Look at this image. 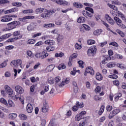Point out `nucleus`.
Wrapping results in <instances>:
<instances>
[{"instance_id": "nucleus-1", "label": "nucleus", "mask_w": 126, "mask_h": 126, "mask_svg": "<svg viewBox=\"0 0 126 126\" xmlns=\"http://www.w3.org/2000/svg\"><path fill=\"white\" fill-rule=\"evenodd\" d=\"M11 66L17 68L18 66H20L21 68H23V65H22V60L21 59L15 60L10 63Z\"/></svg>"}, {"instance_id": "nucleus-2", "label": "nucleus", "mask_w": 126, "mask_h": 126, "mask_svg": "<svg viewBox=\"0 0 126 126\" xmlns=\"http://www.w3.org/2000/svg\"><path fill=\"white\" fill-rule=\"evenodd\" d=\"M97 52V47L96 46L91 47L87 51L88 56L89 57H94Z\"/></svg>"}, {"instance_id": "nucleus-3", "label": "nucleus", "mask_w": 126, "mask_h": 126, "mask_svg": "<svg viewBox=\"0 0 126 126\" xmlns=\"http://www.w3.org/2000/svg\"><path fill=\"white\" fill-rule=\"evenodd\" d=\"M42 12H43V13L41 14V17L45 19L50 18L51 16L50 11L48 10L47 9H43Z\"/></svg>"}, {"instance_id": "nucleus-4", "label": "nucleus", "mask_w": 126, "mask_h": 126, "mask_svg": "<svg viewBox=\"0 0 126 126\" xmlns=\"http://www.w3.org/2000/svg\"><path fill=\"white\" fill-rule=\"evenodd\" d=\"M20 33V31H17L14 32L12 33V36H13V37H14V38H16V41H17V40H20V39L22 38V34H21Z\"/></svg>"}, {"instance_id": "nucleus-5", "label": "nucleus", "mask_w": 126, "mask_h": 126, "mask_svg": "<svg viewBox=\"0 0 126 126\" xmlns=\"http://www.w3.org/2000/svg\"><path fill=\"white\" fill-rule=\"evenodd\" d=\"M120 112H121V109H114L112 112L110 113L108 116L109 119H113V118H114L115 116H116V115H118Z\"/></svg>"}, {"instance_id": "nucleus-6", "label": "nucleus", "mask_w": 126, "mask_h": 126, "mask_svg": "<svg viewBox=\"0 0 126 126\" xmlns=\"http://www.w3.org/2000/svg\"><path fill=\"white\" fill-rule=\"evenodd\" d=\"M12 20V18H10L8 15H4L1 17V22H8L9 21H11Z\"/></svg>"}, {"instance_id": "nucleus-7", "label": "nucleus", "mask_w": 126, "mask_h": 126, "mask_svg": "<svg viewBox=\"0 0 126 126\" xmlns=\"http://www.w3.org/2000/svg\"><path fill=\"white\" fill-rule=\"evenodd\" d=\"M105 18L107 20V21L108 22V23L111 24V25H114L115 24V21L112 18L111 16H110L108 14H106L105 15Z\"/></svg>"}, {"instance_id": "nucleus-8", "label": "nucleus", "mask_w": 126, "mask_h": 126, "mask_svg": "<svg viewBox=\"0 0 126 126\" xmlns=\"http://www.w3.org/2000/svg\"><path fill=\"white\" fill-rule=\"evenodd\" d=\"M21 24V23L19 21H14L11 23H9L7 25H10L11 27H14V29L16 28V26H19Z\"/></svg>"}, {"instance_id": "nucleus-9", "label": "nucleus", "mask_w": 126, "mask_h": 126, "mask_svg": "<svg viewBox=\"0 0 126 126\" xmlns=\"http://www.w3.org/2000/svg\"><path fill=\"white\" fill-rule=\"evenodd\" d=\"M35 16H26L23 18H19V21H22V22H26V19H34Z\"/></svg>"}, {"instance_id": "nucleus-10", "label": "nucleus", "mask_w": 126, "mask_h": 126, "mask_svg": "<svg viewBox=\"0 0 126 126\" xmlns=\"http://www.w3.org/2000/svg\"><path fill=\"white\" fill-rule=\"evenodd\" d=\"M4 87L6 93H7V94L10 96H11L12 94H13V91L12 90V89L10 88L8 85H5Z\"/></svg>"}, {"instance_id": "nucleus-11", "label": "nucleus", "mask_w": 126, "mask_h": 126, "mask_svg": "<svg viewBox=\"0 0 126 126\" xmlns=\"http://www.w3.org/2000/svg\"><path fill=\"white\" fill-rule=\"evenodd\" d=\"M82 14L85 16V17H89L90 18H92V17H93V13H90L87 11L84 10L82 12Z\"/></svg>"}, {"instance_id": "nucleus-12", "label": "nucleus", "mask_w": 126, "mask_h": 126, "mask_svg": "<svg viewBox=\"0 0 126 126\" xmlns=\"http://www.w3.org/2000/svg\"><path fill=\"white\" fill-rule=\"evenodd\" d=\"M15 89L16 92L19 94H22L24 93V90L20 86H16Z\"/></svg>"}, {"instance_id": "nucleus-13", "label": "nucleus", "mask_w": 126, "mask_h": 126, "mask_svg": "<svg viewBox=\"0 0 126 126\" xmlns=\"http://www.w3.org/2000/svg\"><path fill=\"white\" fill-rule=\"evenodd\" d=\"M86 71H87L91 75H94L95 74V71H94V69L93 67L91 66H88L86 68Z\"/></svg>"}, {"instance_id": "nucleus-14", "label": "nucleus", "mask_w": 126, "mask_h": 126, "mask_svg": "<svg viewBox=\"0 0 126 126\" xmlns=\"http://www.w3.org/2000/svg\"><path fill=\"white\" fill-rule=\"evenodd\" d=\"M27 111L29 114H31L33 112V105L31 103H28L27 105Z\"/></svg>"}, {"instance_id": "nucleus-15", "label": "nucleus", "mask_w": 126, "mask_h": 126, "mask_svg": "<svg viewBox=\"0 0 126 126\" xmlns=\"http://www.w3.org/2000/svg\"><path fill=\"white\" fill-rule=\"evenodd\" d=\"M57 2V4H59L60 5H63L64 6L68 5V2L65 0H58Z\"/></svg>"}, {"instance_id": "nucleus-16", "label": "nucleus", "mask_w": 126, "mask_h": 126, "mask_svg": "<svg viewBox=\"0 0 126 126\" xmlns=\"http://www.w3.org/2000/svg\"><path fill=\"white\" fill-rule=\"evenodd\" d=\"M44 44L45 45H49V46H54V45L56 44V42L53 40L48 39L44 41Z\"/></svg>"}, {"instance_id": "nucleus-17", "label": "nucleus", "mask_w": 126, "mask_h": 126, "mask_svg": "<svg viewBox=\"0 0 126 126\" xmlns=\"http://www.w3.org/2000/svg\"><path fill=\"white\" fill-rule=\"evenodd\" d=\"M48 111H49V105L46 103H44L42 108V112H43V113H47Z\"/></svg>"}, {"instance_id": "nucleus-18", "label": "nucleus", "mask_w": 126, "mask_h": 126, "mask_svg": "<svg viewBox=\"0 0 126 126\" xmlns=\"http://www.w3.org/2000/svg\"><path fill=\"white\" fill-rule=\"evenodd\" d=\"M95 78L98 81H101L103 80V75H102L101 73L97 72L95 75Z\"/></svg>"}, {"instance_id": "nucleus-19", "label": "nucleus", "mask_w": 126, "mask_h": 126, "mask_svg": "<svg viewBox=\"0 0 126 126\" xmlns=\"http://www.w3.org/2000/svg\"><path fill=\"white\" fill-rule=\"evenodd\" d=\"M86 21V19L84 17H79L77 20L78 23H84Z\"/></svg>"}, {"instance_id": "nucleus-20", "label": "nucleus", "mask_w": 126, "mask_h": 126, "mask_svg": "<svg viewBox=\"0 0 126 126\" xmlns=\"http://www.w3.org/2000/svg\"><path fill=\"white\" fill-rule=\"evenodd\" d=\"M72 85L74 89V93H76L78 91V87H77V83L75 81H73Z\"/></svg>"}, {"instance_id": "nucleus-21", "label": "nucleus", "mask_w": 126, "mask_h": 126, "mask_svg": "<svg viewBox=\"0 0 126 126\" xmlns=\"http://www.w3.org/2000/svg\"><path fill=\"white\" fill-rule=\"evenodd\" d=\"M24 14H31L33 13L34 12V10L33 9H27V10H24L22 12Z\"/></svg>"}, {"instance_id": "nucleus-22", "label": "nucleus", "mask_w": 126, "mask_h": 126, "mask_svg": "<svg viewBox=\"0 0 126 126\" xmlns=\"http://www.w3.org/2000/svg\"><path fill=\"white\" fill-rule=\"evenodd\" d=\"M82 119H84V117L82 116L79 114L75 116V121H76V122H79V121L82 120Z\"/></svg>"}, {"instance_id": "nucleus-23", "label": "nucleus", "mask_w": 126, "mask_h": 126, "mask_svg": "<svg viewBox=\"0 0 126 126\" xmlns=\"http://www.w3.org/2000/svg\"><path fill=\"white\" fill-rule=\"evenodd\" d=\"M73 5L74 6H75L77 8H82V7H83V5H82V4L77 2H74Z\"/></svg>"}, {"instance_id": "nucleus-24", "label": "nucleus", "mask_w": 126, "mask_h": 126, "mask_svg": "<svg viewBox=\"0 0 126 126\" xmlns=\"http://www.w3.org/2000/svg\"><path fill=\"white\" fill-rule=\"evenodd\" d=\"M104 111H105V105H102L100 107V108L99 111L98 112V115L99 116H101V115H102V114L104 113Z\"/></svg>"}, {"instance_id": "nucleus-25", "label": "nucleus", "mask_w": 126, "mask_h": 126, "mask_svg": "<svg viewBox=\"0 0 126 126\" xmlns=\"http://www.w3.org/2000/svg\"><path fill=\"white\" fill-rule=\"evenodd\" d=\"M9 117L10 120H15V119H16L17 117V114L16 113L10 114L9 115Z\"/></svg>"}, {"instance_id": "nucleus-26", "label": "nucleus", "mask_w": 126, "mask_h": 126, "mask_svg": "<svg viewBox=\"0 0 126 126\" xmlns=\"http://www.w3.org/2000/svg\"><path fill=\"white\" fill-rule=\"evenodd\" d=\"M58 68L59 70H61V69H64L66 68V66L64 65V63H61V64H59V66H58Z\"/></svg>"}, {"instance_id": "nucleus-27", "label": "nucleus", "mask_w": 126, "mask_h": 126, "mask_svg": "<svg viewBox=\"0 0 126 126\" xmlns=\"http://www.w3.org/2000/svg\"><path fill=\"white\" fill-rule=\"evenodd\" d=\"M107 5L112 9H113V10H115V11H118V7L114 5L111 4L110 3H108Z\"/></svg>"}, {"instance_id": "nucleus-28", "label": "nucleus", "mask_w": 126, "mask_h": 126, "mask_svg": "<svg viewBox=\"0 0 126 126\" xmlns=\"http://www.w3.org/2000/svg\"><path fill=\"white\" fill-rule=\"evenodd\" d=\"M11 36H12V34L10 33H9L2 35V37L3 40H4L5 39H8V38H9V37H11Z\"/></svg>"}, {"instance_id": "nucleus-29", "label": "nucleus", "mask_w": 126, "mask_h": 126, "mask_svg": "<svg viewBox=\"0 0 126 126\" xmlns=\"http://www.w3.org/2000/svg\"><path fill=\"white\" fill-rule=\"evenodd\" d=\"M122 94L121 93H119L117 94H116V95L114 97V100L115 102H118V101H119V99H120V98L122 97Z\"/></svg>"}, {"instance_id": "nucleus-30", "label": "nucleus", "mask_w": 126, "mask_h": 126, "mask_svg": "<svg viewBox=\"0 0 126 126\" xmlns=\"http://www.w3.org/2000/svg\"><path fill=\"white\" fill-rule=\"evenodd\" d=\"M55 24L50 23V24H45L43 25V27L45 28H51V27H54Z\"/></svg>"}, {"instance_id": "nucleus-31", "label": "nucleus", "mask_w": 126, "mask_h": 126, "mask_svg": "<svg viewBox=\"0 0 126 126\" xmlns=\"http://www.w3.org/2000/svg\"><path fill=\"white\" fill-rule=\"evenodd\" d=\"M35 42L36 40H35V39H31L27 41V44H28V45H33V44H35Z\"/></svg>"}, {"instance_id": "nucleus-32", "label": "nucleus", "mask_w": 126, "mask_h": 126, "mask_svg": "<svg viewBox=\"0 0 126 126\" xmlns=\"http://www.w3.org/2000/svg\"><path fill=\"white\" fill-rule=\"evenodd\" d=\"M12 99H13V100H14L15 101H17V100H18V99H19V100L21 99V98L20 97V96H19V94H16V95H14L12 97Z\"/></svg>"}, {"instance_id": "nucleus-33", "label": "nucleus", "mask_w": 126, "mask_h": 126, "mask_svg": "<svg viewBox=\"0 0 126 126\" xmlns=\"http://www.w3.org/2000/svg\"><path fill=\"white\" fill-rule=\"evenodd\" d=\"M105 109L107 112H112L113 110V106L112 105H108L105 107Z\"/></svg>"}, {"instance_id": "nucleus-34", "label": "nucleus", "mask_w": 126, "mask_h": 126, "mask_svg": "<svg viewBox=\"0 0 126 126\" xmlns=\"http://www.w3.org/2000/svg\"><path fill=\"white\" fill-rule=\"evenodd\" d=\"M7 62H8V60H7L4 61L2 63L0 64V68L5 67V66L7 65Z\"/></svg>"}, {"instance_id": "nucleus-35", "label": "nucleus", "mask_w": 126, "mask_h": 126, "mask_svg": "<svg viewBox=\"0 0 126 126\" xmlns=\"http://www.w3.org/2000/svg\"><path fill=\"white\" fill-rule=\"evenodd\" d=\"M19 118L21 119V120H23L24 121L27 120V116L24 114H19Z\"/></svg>"}, {"instance_id": "nucleus-36", "label": "nucleus", "mask_w": 126, "mask_h": 126, "mask_svg": "<svg viewBox=\"0 0 126 126\" xmlns=\"http://www.w3.org/2000/svg\"><path fill=\"white\" fill-rule=\"evenodd\" d=\"M101 33H102L101 29L96 30L94 32V34L95 35V36H98V35H100Z\"/></svg>"}, {"instance_id": "nucleus-37", "label": "nucleus", "mask_w": 126, "mask_h": 126, "mask_svg": "<svg viewBox=\"0 0 126 126\" xmlns=\"http://www.w3.org/2000/svg\"><path fill=\"white\" fill-rule=\"evenodd\" d=\"M114 19L118 25L122 22V20L120 18H118V17H114Z\"/></svg>"}, {"instance_id": "nucleus-38", "label": "nucleus", "mask_w": 126, "mask_h": 126, "mask_svg": "<svg viewBox=\"0 0 126 126\" xmlns=\"http://www.w3.org/2000/svg\"><path fill=\"white\" fill-rule=\"evenodd\" d=\"M12 5H13V6L19 7V6H21V5H22V3H21V2H14L12 3Z\"/></svg>"}, {"instance_id": "nucleus-39", "label": "nucleus", "mask_w": 126, "mask_h": 126, "mask_svg": "<svg viewBox=\"0 0 126 126\" xmlns=\"http://www.w3.org/2000/svg\"><path fill=\"white\" fill-rule=\"evenodd\" d=\"M118 14L120 17L123 19V20H126V17L125 16V15L123 14L121 12L118 11Z\"/></svg>"}, {"instance_id": "nucleus-40", "label": "nucleus", "mask_w": 126, "mask_h": 126, "mask_svg": "<svg viewBox=\"0 0 126 126\" xmlns=\"http://www.w3.org/2000/svg\"><path fill=\"white\" fill-rule=\"evenodd\" d=\"M45 8H38L37 9H35V13L36 14H39V13H40V12H43L44 9Z\"/></svg>"}, {"instance_id": "nucleus-41", "label": "nucleus", "mask_w": 126, "mask_h": 126, "mask_svg": "<svg viewBox=\"0 0 126 126\" xmlns=\"http://www.w3.org/2000/svg\"><path fill=\"white\" fill-rule=\"evenodd\" d=\"M8 103L9 107H15V104H14V102H13L11 99H9Z\"/></svg>"}, {"instance_id": "nucleus-42", "label": "nucleus", "mask_w": 126, "mask_h": 126, "mask_svg": "<svg viewBox=\"0 0 126 126\" xmlns=\"http://www.w3.org/2000/svg\"><path fill=\"white\" fill-rule=\"evenodd\" d=\"M102 23L106 27L108 31H111V29H110V26L108 24H107L105 21H101Z\"/></svg>"}, {"instance_id": "nucleus-43", "label": "nucleus", "mask_w": 126, "mask_h": 126, "mask_svg": "<svg viewBox=\"0 0 126 126\" xmlns=\"http://www.w3.org/2000/svg\"><path fill=\"white\" fill-rule=\"evenodd\" d=\"M54 60H55V58H54L53 57H50V58H48L47 59V62L49 63H54Z\"/></svg>"}, {"instance_id": "nucleus-44", "label": "nucleus", "mask_w": 126, "mask_h": 126, "mask_svg": "<svg viewBox=\"0 0 126 126\" xmlns=\"http://www.w3.org/2000/svg\"><path fill=\"white\" fill-rule=\"evenodd\" d=\"M15 8H12L6 11H4L5 14H7L8 13H11V12H14Z\"/></svg>"}, {"instance_id": "nucleus-45", "label": "nucleus", "mask_w": 126, "mask_h": 126, "mask_svg": "<svg viewBox=\"0 0 126 126\" xmlns=\"http://www.w3.org/2000/svg\"><path fill=\"white\" fill-rule=\"evenodd\" d=\"M63 56H64V54L63 52H61L59 54L58 53L55 54L56 58H62V57H63Z\"/></svg>"}, {"instance_id": "nucleus-46", "label": "nucleus", "mask_w": 126, "mask_h": 126, "mask_svg": "<svg viewBox=\"0 0 126 126\" xmlns=\"http://www.w3.org/2000/svg\"><path fill=\"white\" fill-rule=\"evenodd\" d=\"M76 106L78 107V108H83L84 107V104H83V102L80 103L79 101H77L76 103Z\"/></svg>"}, {"instance_id": "nucleus-47", "label": "nucleus", "mask_w": 126, "mask_h": 126, "mask_svg": "<svg viewBox=\"0 0 126 126\" xmlns=\"http://www.w3.org/2000/svg\"><path fill=\"white\" fill-rule=\"evenodd\" d=\"M9 25V26L3 29V31H10V30H12V29H14V27H11L10 25Z\"/></svg>"}, {"instance_id": "nucleus-48", "label": "nucleus", "mask_w": 126, "mask_h": 126, "mask_svg": "<svg viewBox=\"0 0 126 126\" xmlns=\"http://www.w3.org/2000/svg\"><path fill=\"white\" fill-rule=\"evenodd\" d=\"M109 78H111L112 79H117L118 77H119V76L116 74H112V75H109L108 76Z\"/></svg>"}, {"instance_id": "nucleus-49", "label": "nucleus", "mask_w": 126, "mask_h": 126, "mask_svg": "<svg viewBox=\"0 0 126 126\" xmlns=\"http://www.w3.org/2000/svg\"><path fill=\"white\" fill-rule=\"evenodd\" d=\"M86 10H87L88 11H89L91 13L94 14V10L93 8L90 7H86L85 8Z\"/></svg>"}, {"instance_id": "nucleus-50", "label": "nucleus", "mask_w": 126, "mask_h": 126, "mask_svg": "<svg viewBox=\"0 0 126 126\" xmlns=\"http://www.w3.org/2000/svg\"><path fill=\"white\" fill-rule=\"evenodd\" d=\"M12 49H14V46L13 45H8L5 47V49L7 51H10V50H12Z\"/></svg>"}, {"instance_id": "nucleus-51", "label": "nucleus", "mask_w": 126, "mask_h": 126, "mask_svg": "<svg viewBox=\"0 0 126 126\" xmlns=\"http://www.w3.org/2000/svg\"><path fill=\"white\" fill-rule=\"evenodd\" d=\"M109 46H113L114 47H119V44L116 42H112L109 43Z\"/></svg>"}, {"instance_id": "nucleus-52", "label": "nucleus", "mask_w": 126, "mask_h": 126, "mask_svg": "<svg viewBox=\"0 0 126 126\" xmlns=\"http://www.w3.org/2000/svg\"><path fill=\"white\" fill-rule=\"evenodd\" d=\"M16 38H9L6 40L7 43H13V42H15L16 41L15 39Z\"/></svg>"}, {"instance_id": "nucleus-53", "label": "nucleus", "mask_w": 126, "mask_h": 126, "mask_svg": "<svg viewBox=\"0 0 126 126\" xmlns=\"http://www.w3.org/2000/svg\"><path fill=\"white\" fill-rule=\"evenodd\" d=\"M27 54L30 58H33L34 54L31 52V51H28L27 52Z\"/></svg>"}, {"instance_id": "nucleus-54", "label": "nucleus", "mask_w": 126, "mask_h": 126, "mask_svg": "<svg viewBox=\"0 0 126 126\" xmlns=\"http://www.w3.org/2000/svg\"><path fill=\"white\" fill-rule=\"evenodd\" d=\"M83 27H84L85 30H86L87 31H89V30H90V27L85 24H84L83 25Z\"/></svg>"}, {"instance_id": "nucleus-55", "label": "nucleus", "mask_w": 126, "mask_h": 126, "mask_svg": "<svg viewBox=\"0 0 126 126\" xmlns=\"http://www.w3.org/2000/svg\"><path fill=\"white\" fill-rule=\"evenodd\" d=\"M117 65L121 69H124V68H126V67H125V65L123 63H117Z\"/></svg>"}, {"instance_id": "nucleus-56", "label": "nucleus", "mask_w": 126, "mask_h": 126, "mask_svg": "<svg viewBox=\"0 0 126 126\" xmlns=\"http://www.w3.org/2000/svg\"><path fill=\"white\" fill-rule=\"evenodd\" d=\"M88 45H94L95 44V40L93 39H89L88 40Z\"/></svg>"}, {"instance_id": "nucleus-57", "label": "nucleus", "mask_w": 126, "mask_h": 126, "mask_svg": "<svg viewBox=\"0 0 126 126\" xmlns=\"http://www.w3.org/2000/svg\"><path fill=\"white\" fill-rule=\"evenodd\" d=\"M0 103L4 104V105H7V102L4 98H3L2 97L0 98Z\"/></svg>"}, {"instance_id": "nucleus-58", "label": "nucleus", "mask_w": 126, "mask_h": 126, "mask_svg": "<svg viewBox=\"0 0 126 126\" xmlns=\"http://www.w3.org/2000/svg\"><path fill=\"white\" fill-rule=\"evenodd\" d=\"M115 57L116 59H118L119 60H122L123 59V55L121 54H116L115 55Z\"/></svg>"}, {"instance_id": "nucleus-59", "label": "nucleus", "mask_w": 126, "mask_h": 126, "mask_svg": "<svg viewBox=\"0 0 126 126\" xmlns=\"http://www.w3.org/2000/svg\"><path fill=\"white\" fill-rule=\"evenodd\" d=\"M86 124V120H84V121H81L79 124V126H85Z\"/></svg>"}, {"instance_id": "nucleus-60", "label": "nucleus", "mask_w": 126, "mask_h": 126, "mask_svg": "<svg viewBox=\"0 0 126 126\" xmlns=\"http://www.w3.org/2000/svg\"><path fill=\"white\" fill-rule=\"evenodd\" d=\"M113 83L114 85H115V86H119V85H120V81L118 80L113 81Z\"/></svg>"}, {"instance_id": "nucleus-61", "label": "nucleus", "mask_w": 126, "mask_h": 126, "mask_svg": "<svg viewBox=\"0 0 126 126\" xmlns=\"http://www.w3.org/2000/svg\"><path fill=\"white\" fill-rule=\"evenodd\" d=\"M78 109L79 107L77 105H76V104L72 107V110L73 112H76L77 111H78Z\"/></svg>"}, {"instance_id": "nucleus-62", "label": "nucleus", "mask_w": 126, "mask_h": 126, "mask_svg": "<svg viewBox=\"0 0 126 126\" xmlns=\"http://www.w3.org/2000/svg\"><path fill=\"white\" fill-rule=\"evenodd\" d=\"M78 63L79 64L80 67H81V68H84V66H83V63H84L83 61H79L78 62Z\"/></svg>"}, {"instance_id": "nucleus-63", "label": "nucleus", "mask_w": 126, "mask_h": 126, "mask_svg": "<svg viewBox=\"0 0 126 126\" xmlns=\"http://www.w3.org/2000/svg\"><path fill=\"white\" fill-rule=\"evenodd\" d=\"M69 59L73 60V59H76L77 58V54L74 53L72 55H71L69 57Z\"/></svg>"}, {"instance_id": "nucleus-64", "label": "nucleus", "mask_w": 126, "mask_h": 126, "mask_svg": "<svg viewBox=\"0 0 126 126\" xmlns=\"http://www.w3.org/2000/svg\"><path fill=\"white\" fill-rule=\"evenodd\" d=\"M117 33H118V34H119V35H120V36H122V38H124V37H125V33H124V32H122V31L118 30Z\"/></svg>"}]
</instances>
